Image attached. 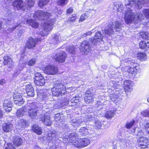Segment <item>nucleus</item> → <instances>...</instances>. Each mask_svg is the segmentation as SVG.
<instances>
[{
    "label": "nucleus",
    "mask_w": 149,
    "mask_h": 149,
    "mask_svg": "<svg viewBox=\"0 0 149 149\" xmlns=\"http://www.w3.org/2000/svg\"><path fill=\"white\" fill-rule=\"evenodd\" d=\"M36 63V60L33 58L30 60L28 63V65L29 66H32L34 65Z\"/></svg>",
    "instance_id": "50"
},
{
    "label": "nucleus",
    "mask_w": 149,
    "mask_h": 149,
    "mask_svg": "<svg viewBox=\"0 0 149 149\" xmlns=\"http://www.w3.org/2000/svg\"><path fill=\"white\" fill-rule=\"evenodd\" d=\"M61 119V116L60 114L58 113L56 114L55 115V116L54 117V119L56 121H58Z\"/></svg>",
    "instance_id": "58"
},
{
    "label": "nucleus",
    "mask_w": 149,
    "mask_h": 149,
    "mask_svg": "<svg viewBox=\"0 0 149 149\" xmlns=\"http://www.w3.org/2000/svg\"><path fill=\"white\" fill-rule=\"evenodd\" d=\"M32 130L34 132L38 135L41 134H42V131L41 127L37 124L34 125L32 127Z\"/></svg>",
    "instance_id": "30"
},
{
    "label": "nucleus",
    "mask_w": 149,
    "mask_h": 149,
    "mask_svg": "<svg viewBox=\"0 0 149 149\" xmlns=\"http://www.w3.org/2000/svg\"><path fill=\"white\" fill-rule=\"evenodd\" d=\"M149 3L148 0H125V5L128 9L130 7L134 8L135 9H140L142 8L143 5H147Z\"/></svg>",
    "instance_id": "3"
},
{
    "label": "nucleus",
    "mask_w": 149,
    "mask_h": 149,
    "mask_svg": "<svg viewBox=\"0 0 149 149\" xmlns=\"http://www.w3.org/2000/svg\"><path fill=\"white\" fill-rule=\"evenodd\" d=\"M139 46L141 49H147L149 48V42L148 41H141L139 43Z\"/></svg>",
    "instance_id": "31"
},
{
    "label": "nucleus",
    "mask_w": 149,
    "mask_h": 149,
    "mask_svg": "<svg viewBox=\"0 0 149 149\" xmlns=\"http://www.w3.org/2000/svg\"><path fill=\"white\" fill-rule=\"evenodd\" d=\"M124 85L125 91L130 92L132 90V83L130 81H125L124 82Z\"/></svg>",
    "instance_id": "24"
},
{
    "label": "nucleus",
    "mask_w": 149,
    "mask_h": 149,
    "mask_svg": "<svg viewBox=\"0 0 149 149\" xmlns=\"http://www.w3.org/2000/svg\"><path fill=\"white\" fill-rule=\"evenodd\" d=\"M116 7H118V8H117V11L118 12L120 11L121 12H123L122 10V8L123 7V5H122L121 4H118L117 5H116Z\"/></svg>",
    "instance_id": "56"
},
{
    "label": "nucleus",
    "mask_w": 149,
    "mask_h": 149,
    "mask_svg": "<svg viewBox=\"0 0 149 149\" xmlns=\"http://www.w3.org/2000/svg\"><path fill=\"white\" fill-rule=\"evenodd\" d=\"M26 66V63L21 61L19 62V68L20 70H22Z\"/></svg>",
    "instance_id": "49"
},
{
    "label": "nucleus",
    "mask_w": 149,
    "mask_h": 149,
    "mask_svg": "<svg viewBox=\"0 0 149 149\" xmlns=\"http://www.w3.org/2000/svg\"><path fill=\"white\" fill-rule=\"evenodd\" d=\"M40 40L41 39L38 38L35 40L31 38H30L26 43V46L29 49H32L36 46L37 42Z\"/></svg>",
    "instance_id": "15"
},
{
    "label": "nucleus",
    "mask_w": 149,
    "mask_h": 149,
    "mask_svg": "<svg viewBox=\"0 0 149 149\" xmlns=\"http://www.w3.org/2000/svg\"><path fill=\"white\" fill-rule=\"evenodd\" d=\"M137 129H138L137 130L138 132L136 134V136H139L140 137L144 136V133L141 129L139 128Z\"/></svg>",
    "instance_id": "47"
},
{
    "label": "nucleus",
    "mask_w": 149,
    "mask_h": 149,
    "mask_svg": "<svg viewBox=\"0 0 149 149\" xmlns=\"http://www.w3.org/2000/svg\"><path fill=\"white\" fill-rule=\"evenodd\" d=\"M77 136V134L73 132L71 133L69 136V139L70 142H72L74 141L76 139Z\"/></svg>",
    "instance_id": "38"
},
{
    "label": "nucleus",
    "mask_w": 149,
    "mask_h": 149,
    "mask_svg": "<svg viewBox=\"0 0 149 149\" xmlns=\"http://www.w3.org/2000/svg\"><path fill=\"white\" fill-rule=\"evenodd\" d=\"M5 80L4 79H2L0 81V84L3 85L5 84Z\"/></svg>",
    "instance_id": "63"
},
{
    "label": "nucleus",
    "mask_w": 149,
    "mask_h": 149,
    "mask_svg": "<svg viewBox=\"0 0 149 149\" xmlns=\"http://www.w3.org/2000/svg\"><path fill=\"white\" fill-rule=\"evenodd\" d=\"M137 58L141 61H143L147 58V56L145 53L140 52L137 54Z\"/></svg>",
    "instance_id": "34"
},
{
    "label": "nucleus",
    "mask_w": 149,
    "mask_h": 149,
    "mask_svg": "<svg viewBox=\"0 0 149 149\" xmlns=\"http://www.w3.org/2000/svg\"><path fill=\"white\" fill-rule=\"evenodd\" d=\"M57 67L53 65H49L46 66L44 68V73L49 74L53 75L57 73Z\"/></svg>",
    "instance_id": "10"
},
{
    "label": "nucleus",
    "mask_w": 149,
    "mask_h": 149,
    "mask_svg": "<svg viewBox=\"0 0 149 149\" xmlns=\"http://www.w3.org/2000/svg\"><path fill=\"white\" fill-rule=\"evenodd\" d=\"M56 133L55 131H51L48 134L47 139L49 141H54L56 140Z\"/></svg>",
    "instance_id": "27"
},
{
    "label": "nucleus",
    "mask_w": 149,
    "mask_h": 149,
    "mask_svg": "<svg viewBox=\"0 0 149 149\" xmlns=\"http://www.w3.org/2000/svg\"><path fill=\"white\" fill-rule=\"evenodd\" d=\"M92 90L91 89H88L86 90L85 96L90 95H92Z\"/></svg>",
    "instance_id": "55"
},
{
    "label": "nucleus",
    "mask_w": 149,
    "mask_h": 149,
    "mask_svg": "<svg viewBox=\"0 0 149 149\" xmlns=\"http://www.w3.org/2000/svg\"><path fill=\"white\" fill-rule=\"evenodd\" d=\"M40 118L41 120L44 124L47 126H51L52 124V121L49 115L47 114H44L40 115Z\"/></svg>",
    "instance_id": "14"
},
{
    "label": "nucleus",
    "mask_w": 149,
    "mask_h": 149,
    "mask_svg": "<svg viewBox=\"0 0 149 149\" xmlns=\"http://www.w3.org/2000/svg\"><path fill=\"white\" fill-rule=\"evenodd\" d=\"M10 1L12 3V5L15 9L19 10L20 9L22 8L23 9H24V5L22 4L23 1L22 0H8L6 3H9Z\"/></svg>",
    "instance_id": "12"
},
{
    "label": "nucleus",
    "mask_w": 149,
    "mask_h": 149,
    "mask_svg": "<svg viewBox=\"0 0 149 149\" xmlns=\"http://www.w3.org/2000/svg\"><path fill=\"white\" fill-rule=\"evenodd\" d=\"M51 97V95H48L46 93H44L43 95L42 96V100L41 101V103L43 104L45 103V102H46V100H47L48 99H49V97Z\"/></svg>",
    "instance_id": "40"
},
{
    "label": "nucleus",
    "mask_w": 149,
    "mask_h": 149,
    "mask_svg": "<svg viewBox=\"0 0 149 149\" xmlns=\"http://www.w3.org/2000/svg\"><path fill=\"white\" fill-rule=\"evenodd\" d=\"M58 36L57 35H55V36L53 37V40H54V43H57V42L58 40Z\"/></svg>",
    "instance_id": "59"
},
{
    "label": "nucleus",
    "mask_w": 149,
    "mask_h": 149,
    "mask_svg": "<svg viewBox=\"0 0 149 149\" xmlns=\"http://www.w3.org/2000/svg\"><path fill=\"white\" fill-rule=\"evenodd\" d=\"M13 142L15 146H19L22 144V140L21 138L16 137L14 138Z\"/></svg>",
    "instance_id": "29"
},
{
    "label": "nucleus",
    "mask_w": 149,
    "mask_h": 149,
    "mask_svg": "<svg viewBox=\"0 0 149 149\" xmlns=\"http://www.w3.org/2000/svg\"><path fill=\"white\" fill-rule=\"evenodd\" d=\"M90 42H91L90 40L89 42L84 40L82 42L80 49L83 54H87L91 50V48Z\"/></svg>",
    "instance_id": "8"
},
{
    "label": "nucleus",
    "mask_w": 149,
    "mask_h": 149,
    "mask_svg": "<svg viewBox=\"0 0 149 149\" xmlns=\"http://www.w3.org/2000/svg\"><path fill=\"white\" fill-rule=\"evenodd\" d=\"M122 25L119 22L116 21L113 23H110L107 25L105 30L103 31V34L105 35H111L114 32V30L115 31H119L121 29Z\"/></svg>",
    "instance_id": "5"
},
{
    "label": "nucleus",
    "mask_w": 149,
    "mask_h": 149,
    "mask_svg": "<svg viewBox=\"0 0 149 149\" xmlns=\"http://www.w3.org/2000/svg\"><path fill=\"white\" fill-rule=\"evenodd\" d=\"M5 149H15V148L11 143H8L7 144V146H6Z\"/></svg>",
    "instance_id": "54"
},
{
    "label": "nucleus",
    "mask_w": 149,
    "mask_h": 149,
    "mask_svg": "<svg viewBox=\"0 0 149 149\" xmlns=\"http://www.w3.org/2000/svg\"><path fill=\"white\" fill-rule=\"evenodd\" d=\"M76 48L73 46H69L67 47L66 49L68 52L73 54L74 53Z\"/></svg>",
    "instance_id": "42"
},
{
    "label": "nucleus",
    "mask_w": 149,
    "mask_h": 149,
    "mask_svg": "<svg viewBox=\"0 0 149 149\" xmlns=\"http://www.w3.org/2000/svg\"><path fill=\"white\" fill-rule=\"evenodd\" d=\"M35 2L34 0H26L25 2L24 7L27 9L28 7L30 8L33 6Z\"/></svg>",
    "instance_id": "33"
},
{
    "label": "nucleus",
    "mask_w": 149,
    "mask_h": 149,
    "mask_svg": "<svg viewBox=\"0 0 149 149\" xmlns=\"http://www.w3.org/2000/svg\"><path fill=\"white\" fill-rule=\"evenodd\" d=\"M53 58L58 62L63 63L67 58L66 54L64 51H61L53 56Z\"/></svg>",
    "instance_id": "7"
},
{
    "label": "nucleus",
    "mask_w": 149,
    "mask_h": 149,
    "mask_svg": "<svg viewBox=\"0 0 149 149\" xmlns=\"http://www.w3.org/2000/svg\"><path fill=\"white\" fill-rule=\"evenodd\" d=\"M141 113L145 117H149V109L142 111Z\"/></svg>",
    "instance_id": "48"
},
{
    "label": "nucleus",
    "mask_w": 149,
    "mask_h": 149,
    "mask_svg": "<svg viewBox=\"0 0 149 149\" xmlns=\"http://www.w3.org/2000/svg\"><path fill=\"white\" fill-rule=\"evenodd\" d=\"M130 64L131 65L133 66V67H130L127 69V71L129 74L134 76L137 72L138 67L136 66L137 63L134 62H131L130 63Z\"/></svg>",
    "instance_id": "17"
},
{
    "label": "nucleus",
    "mask_w": 149,
    "mask_h": 149,
    "mask_svg": "<svg viewBox=\"0 0 149 149\" xmlns=\"http://www.w3.org/2000/svg\"><path fill=\"white\" fill-rule=\"evenodd\" d=\"M115 112L116 109L114 108H112L110 110L107 111L105 116L108 119L111 118L113 116Z\"/></svg>",
    "instance_id": "26"
},
{
    "label": "nucleus",
    "mask_w": 149,
    "mask_h": 149,
    "mask_svg": "<svg viewBox=\"0 0 149 149\" xmlns=\"http://www.w3.org/2000/svg\"><path fill=\"white\" fill-rule=\"evenodd\" d=\"M23 32V30H20L19 31V33L18 34V35L19 36H21Z\"/></svg>",
    "instance_id": "64"
},
{
    "label": "nucleus",
    "mask_w": 149,
    "mask_h": 149,
    "mask_svg": "<svg viewBox=\"0 0 149 149\" xmlns=\"http://www.w3.org/2000/svg\"><path fill=\"white\" fill-rule=\"evenodd\" d=\"M68 2V0H58L57 3L58 5L63 6L67 4Z\"/></svg>",
    "instance_id": "43"
},
{
    "label": "nucleus",
    "mask_w": 149,
    "mask_h": 149,
    "mask_svg": "<svg viewBox=\"0 0 149 149\" xmlns=\"http://www.w3.org/2000/svg\"><path fill=\"white\" fill-rule=\"evenodd\" d=\"M49 2V0H39L38 2V5L39 7L42 8L46 5Z\"/></svg>",
    "instance_id": "39"
},
{
    "label": "nucleus",
    "mask_w": 149,
    "mask_h": 149,
    "mask_svg": "<svg viewBox=\"0 0 149 149\" xmlns=\"http://www.w3.org/2000/svg\"><path fill=\"white\" fill-rule=\"evenodd\" d=\"M54 14L52 13H50L39 10L35 12L33 15L34 18L42 21L46 20V22H44L43 24V30L39 32L40 34L42 36L48 34V32L51 31L55 19L54 18H52L49 17L54 15ZM57 14L56 13H55V15H56Z\"/></svg>",
    "instance_id": "1"
},
{
    "label": "nucleus",
    "mask_w": 149,
    "mask_h": 149,
    "mask_svg": "<svg viewBox=\"0 0 149 149\" xmlns=\"http://www.w3.org/2000/svg\"><path fill=\"white\" fill-rule=\"evenodd\" d=\"M145 130L149 135V123H146L144 125Z\"/></svg>",
    "instance_id": "57"
},
{
    "label": "nucleus",
    "mask_w": 149,
    "mask_h": 149,
    "mask_svg": "<svg viewBox=\"0 0 149 149\" xmlns=\"http://www.w3.org/2000/svg\"><path fill=\"white\" fill-rule=\"evenodd\" d=\"M101 125L102 124L98 120L96 119L95 122V126L98 128H100Z\"/></svg>",
    "instance_id": "51"
},
{
    "label": "nucleus",
    "mask_w": 149,
    "mask_h": 149,
    "mask_svg": "<svg viewBox=\"0 0 149 149\" xmlns=\"http://www.w3.org/2000/svg\"><path fill=\"white\" fill-rule=\"evenodd\" d=\"M12 106L11 102L8 100H5L3 103V107L4 110L8 112L12 110L11 107Z\"/></svg>",
    "instance_id": "22"
},
{
    "label": "nucleus",
    "mask_w": 149,
    "mask_h": 149,
    "mask_svg": "<svg viewBox=\"0 0 149 149\" xmlns=\"http://www.w3.org/2000/svg\"><path fill=\"white\" fill-rule=\"evenodd\" d=\"M25 90L28 96L30 97L34 96L35 95L34 90L31 84H29L26 86Z\"/></svg>",
    "instance_id": "20"
},
{
    "label": "nucleus",
    "mask_w": 149,
    "mask_h": 149,
    "mask_svg": "<svg viewBox=\"0 0 149 149\" xmlns=\"http://www.w3.org/2000/svg\"><path fill=\"white\" fill-rule=\"evenodd\" d=\"M28 122L25 119H21L19 121L18 125V128L19 129L24 128L28 126Z\"/></svg>",
    "instance_id": "28"
},
{
    "label": "nucleus",
    "mask_w": 149,
    "mask_h": 149,
    "mask_svg": "<svg viewBox=\"0 0 149 149\" xmlns=\"http://www.w3.org/2000/svg\"><path fill=\"white\" fill-rule=\"evenodd\" d=\"M14 101L15 104L18 106H21L24 103L22 95L20 93L14 94L13 95Z\"/></svg>",
    "instance_id": "16"
},
{
    "label": "nucleus",
    "mask_w": 149,
    "mask_h": 149,
    "mask_svg": "<svg viewBox=\"0 0 149 149\" xmlns=\"http://www.w3.org/2000/svg\"><path fill=\"white\" fill-rule=\"evenodd\" d=\"M34 82L35 84L38 86H43L45 82V79L41 74L37 72L35 74Z\"/></svg>",
    "instance_id": "9"
},
{
    "label": "nucleus",
    "mask_w": 149,
    "mask_h": 149,
    "mask_svg": "<svg viewBox=\"0 0 149 149\" xmlns=\"http://www.w3.org/2000/svg\"><path fill=\"white\" fill-rule=\"evenodd\" d=\"M83 147L87 146L90 143V140L87 138L81 139Z\"/></svg>",
    "instance_id": "41"
},
{
    "label": "nucleus",
    "mask_w": 149,
    "mask_h": 149,
    "mask_svg": "<svg viewBox=\"0 0 149 149\" xmlns=\"http://www.w3.org/2000/svg\"><path fill=\"white\" fill-rule=\"evenodd\" d=\"M76 19V15L75 14H73L72 15L71 17L69 18L68 21V22H73L75 21Z\"/></svg>",
    "instance_id": "52"
},
{
    "label": "nucleus",
    "mask_w": 149,
    "mask_h": 149,
    "mask_svg": "<svg viewBox=\"0 0 149 149\" xmlns=\"http://www.w3.org/2000/svg\"><path fill=\"white\" fill-rule=\"evenodd\" d=\"M46 149H58L56 146L54 145L51 146L49 148H47Z\"/></svg>",
    "instance_id": "61"
},
{
    "label": "nucleus",
    "mask_w": 149,
    "mask_h": 149,
    "mask_svg": "<svg viewBox=\"0 0 149 149\" xmlns=\"http://www.w3.org/2000/svg\"><path fill=\"white\" fill-rule=\"evenodd\" d=\"M66 90L65 87L59 81L55 82L51 89L53 95L56 96L63 95L66 93Z\"/></svg>",
    "instance_id": "4"
},
{
    "label": "nucleus",
    "mask_w": 149,
    "mask_h": 149,
    "mask_svg": "<svg viewBox=\"0 0 149 149\" xmlns=\"http://www.w3.org/2000/svg\"><path fill=\"white\" fill-rule=\"evenodd\" d=\"M21 25L19 24L14 27L12 28H9L8 29V31L11 33L14 30H15L17 27L21 26Z\"/></svg>",
    "instance_id": "53"
},
{
    "label": "nucleus",
    "mask_w": 149,
    "mask_h": 149,
    "mask_svg": "<svg viewBox=\"0 0 149 149\" xmlns=\"http://www.w3.org/2000/svg\"><path fill=\"white\" fill-rule=\"evenodd\" d=\"M13 124L10 122L3 123L2 125V130L5 132H10L13 130Z\"/></svg>",
    "instance_id": "18"
},
{
    "label": "nucleus",
    "mask_w": 149,
    "mask_h": 149,
    "mask_svg": "<svg viewBox=\"0 0 149 149\" xmlns=\"http://www.w3.org/2000/svg\"><path fill=\"white\" fill-rule=\"evenodd\" d=\"M141 35V37L143 39L149 40V33L147 32H145L143 33Z\"/></svg>",
    "instance_id": "46"
},
{
    "label": "nucleus",
    "mask_w": 149,
    "mask_h": 149,
    "mask_svg": "<svg viewBox=\"0 0 149 149\" xmlns=\"http://www.w3.org/2000/svg\"><path fill=\"white\" fill-rule=\"evenodd\" d=\"M73 11V9L72 8H69L67 11V13L68 14H70L72 13Z\"/></svg>",
    "instance_id": "60"
},
{
    "label": "nucleus",
    "mask_w": 149,
    "mask_h": 149,
    "mask_svg": "<svg viewBox=\"0 0 149 149\" xmlns=\"http://www.w3.org/2000/svg\"><path fill=\"white\" fill-rule=\"evenodd\" d=\"M135 123L134 120H132L130 122H128L126 125L125 127L128 129L131 128Z\"/></svg>",
    "instance_id": "45"
},
{
    "label": "nucleus",
    "mask_w": 149,
    "mask_h": 149,
    "mask_svg": "<svg viewBox=\"0 0 149 149\" xmlns=\"http://www.w3.org/2000/svg\"><path fill=\"white\" fill-rule=\"evenodd\" d=\"M65 102H63L61 103L62 106L67 105L68 104L70 106H73L76 104V103H77L79 102V98L78 97L75 96V97H73L70 101H68V100H65Z\"/></svg>",
    "instance_id": "13"
},
{
    "label": "nucleus",
    "mask_w": 149,
    "mask_h": 149,
    "mask_svg": "<svg viewBox=\"0 0 149 149\" xmlns=\"http://www.w3.org/2000/svg\"><path fill=\"white\" fill-rule=\"evenodd\" d=\"M143 13L138 12L135 14L132 12L131 8L128 9L125 11L124 16V19L126 23L134 22L135 24L140 22L145 17L149 19V9H145L143 10Z\"/></svg>",
    "instance_id": "2"
},
{
    "label": "nucleus",
    "mask_w": 149,
    "mask_h": 149,
    "mask_svg": "<svg viewBox=\"0 0 149 149\" xmlns=\"http://www.w3.org/2000/svg\"><path fill=\"white\" fill-rule=\"evenodd\" d=\"M29 116L32 119H35L37 115L38 107L35 103H29L26 106Z\"/></svg>",
    "instance_id": "6"
},
{
    "label": "nucleus",
    "mask_w": 149,
    "mask_h": 149,
    "mask_svg": "<svg viewBox=\"0 0 149 149\" xmlns=\"http://www.w3.org/2000/svg\"><path fill=\"white\" fill-rule=\"evenodd\" d=\"M79 132L80 134L83 136L87 135L89 133L88 129L86 127H81Z\"/></svg>",
    "instance_id": "35"
},
{
    "label": "nucleus",
    "mask_w": 149,
    "mask_h": 149,
    "mask_svg": "<svg viewBox=\"0 0 149 149\" xmlns=\"http://www.w3.org/2000/svg\"><path fill=\"white\" fill-rule=\"evenodd\" d=\"M26 23L34 28H37L38 26V23L32 19L27 20L26 21Z\"/></svg>",
    "instance_id": "32"
},
{
    "label": "nucleus",
    "mask_w": 149,
    "mask_h": 149,
    "mask_svg": "<svg viewBox=\"0 0 149 149\" xmlns=\"http://www.w3.org/2000/svg\"><path fill=\"white\" fill-rule=\"evenodd\" d=\"M3 64L5 65H7L9 68H11L13 65V63L12 59L8 56H5L3 58Z\"/></svg>",
    "instance_id": "21"
},
{
    "label": "nucleus",
    "mask_w": 149,
    "mask_h": 149,
    "mask_svg": "<svg viewBox=\"0 0 149 149\" xmlns=\"http://www.w3.org/2000/svg\"><path fill=\"white\" fill-rule=\"evenodd\" d=\"M81 139H79L73 143V145L77 148L83 147Z\"/></svg>",
    "instance_id": "36"
},
{
    "label": "nucleus",
    "mask_w": 149,
    "mask_h": 149,
    "mask_svg": "<svg viewBox=\"0 0 149 149\" xmlns=\"http://www.w3.org/2000/svg\"><path fill=\"white\" fill-rule=\"evenodd\" d=\"M103 36L101 33L100 32H97L96 33L94 37L90 39V41L91 43L94 45L98 41L97 39L101 40Z\"/></svg>",
    "instance_id": "19"
},
{
    "label": "nucleus",
    "mask_w": 149,
    "mask_h": 149,
    "mask_svg": "<svg viewBox=\"0 0 149 149\" xmlns=\"http://www.w3.org/2000/svg\"><path fill=\"white\" fill-rule=\"evenodd\" d=\"M82 123V121L81 119L77 118L73 119L70 121L72 125L74 127H79Z\"/></svg>",
    "instance_id": "25"
},
{
    "label": "nucleus",
    "mask_w": 149,
    "mask_h": 149,
    "mask_svg": "<svg viewBox=\"0 0 149 149\" xmlns=\"http://www.w3.org/2000/svg\"><path fill=\"white\" fill-rule=\"evenodd\" d=\"M139 146L142 148H145L148 147L149 142L148 138L143 136H140L137 140Z\"/></svg>",
    "instance_id": "11"
},
{
    "label": "nucleus",
    "mask_w": 149,
    "mask_h": 149,
    "mask_svg": "<svg viewBox=\"0 0 149 149\" xmlns=\"http://www.w3.org/2000/svg\"><path fill=\"white\" fill-rule=\"evenodd\" d=\"M27 111L26 106L22 107L21 109L18 110L16 112V116L19 118L24 116L25 113Z\"/></svg>",
    "instance_id": "23"
},
{
    "label": "nucleus",
    "mask_w": 149,
    "mask_h": 149,
    "mask_svg": "<svg viewBox=\"0 0 149 149\" xmlns=\"http://www.w3.org/2000/svg\"><path fill=\"white\" fill-rule=\"evenodd\" d=\"M93 98L92 95H90L88 96H85L84 100L87 104H89L92 102Z\"/></svg>",
    "instance_id": "37"
},
{
    "label": "nucleus",
    "mask_w": 149,
    "mask_h": 149,
    "mask_svg": "<svg viewBox=\"0 0 149 149\" xmlns=\"http://www.w3.org/2000/svg\"><path fill=\"white\" fill-rule=\"evenodd\" d=\"M94 30H92L91 31H89L86 33V35L87 36L90 35L91 34L94 32Z\"/></svg>",
    "instance_id": "62"
},
{
    "label": "nucleus",
    "mask_w": 149,
    "mask_h": 149,
    "mask_svg": "<svg viewBox=\"0 0 149 149\" xmlns=\"http://www.w3.org/2000/svg\"><path fill=\"white\" fill-rule=\"evenodd\" d=\"M88 16V12H86L84 13L82 15L80 19L79 20V21H83L85 19H86Z\"/></svg>",
    "instance_id": "44"
}]
</instances>
